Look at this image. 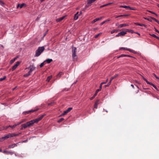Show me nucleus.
Segmentation results:
<instances>
[{
  "label": "nucleus",
  "instance_id": "nucleus-1",
  "mask_svg": "<svg viewBox=\"0 0 159 159\" xmlns=\"http://www.w3.org/2000/svg\"><path fill=\"white\" fill-rule=\"evenodd\" d=\"M45 48L44 47H39L37 50L36 51L35 56L36 57L39 56L44 50Z\"/></svg>",
  "mask_w": 159,
  "mask_h": 159
},
{
  "label": "nucleus",
  "instance_id": "nucleus-2",
  "mask_svg": "<svg viewBox=\"0 0 159 159\" xmlns=\"http://www.w3.org/2000/svg\"><path fill=\"white\" fill-rule=\"evenodd\" d=\"M32 122L30 121L26 122V123L22 125V127L20 128V129L22 130L23 128L25 129L27 127H30L32 126Z\"/></svg>",
  "mask_w": 159,
  "mask_h": 159
},
{
  "label": "nucleus",
  "instance_id": "nucleus-3",
  "mask_svg": "<svg viewBox=\"0 0 159 159\" xmlns=\"http://www.w3.org/2000/svg\"><path fill=\"white\" fill-rule=\"evenodd\" d=\"M38 110V109L37 108L34 109H31V110L30 111H24L23 112V114H24L26 115L27 114H29L31 112H33L34 111H36L37 110Z\"/></svg>",
  "mask_w": 159,
  "mask_h": 159
},
{
  "label": "nucleus",
  "instance_id": "nucleus-4",
  "mask_svg": "<svg viewBox=\"0 0 159 159\" xmlns=\"http://www.w3.org/2000/svg\"><path fill=\"white\" fill-rule=\"evenodd\" d=\"M9 134L6 135L4 137H2V138H0V142H2L4 141V140L9 138Z\"/></svg>",
  "mask_w": 159,
  "mask_h": 159
},
{
  "label": "nucleus",
  "instance_id": "nucleus-5",
  "mask_svg": "<svg viewBox=\"0 0 159 159\" xmlns=\"http://www.w3.org/2000/svg\"><path fill=\"white\" fill-rule=\"evenodd\" d=\"M20 62L19 61H17L16 64L12 67V70H15L20 64Z\"/></svg>",
  "mask_w": 159,
  "mask_h": 159
},
{
  "label": "nucleus",
  "instance_id": "nucleus-6",
  "mask_svg": "<svg viewBox=\"0 0 159 159\" xmlns=\"http://www.w3.org/2000/svg\"><path fill=\"white\" fill-rule=\"evenodd\" d=\"M79 12L78 11L75 15L74 16V20H77L78 17H79V16H80L81 14V12H80V13L79 14Z\"/></svg>",
  "mask_w": 159,
  "mask_h": 159
},
{
  "label": "nucleus",
  "instance_id": "nucleus-7",
  "mask_svg": "<svg viewBox=\"0 0 159 159\" xmlns=\"http://www.w3.org/2000/svg\"><path fill=\"white\" fill-rule=\"evenodd\" d=\"M26 4L25 3H22V4H19L17 5V8H18L19 7H20V8H21L24 7H26Z\"/></svg>",
  "mask_w": 159,
  "mask_h": 159
},
{
  "label": "nucleus",
  "instance_id": "nucleus-8",
  "mask_svg": "<svg viewBox=\"0 0 159 159\" xmlns=\"http://www.w3.org/2000/svg\"><path fill=\"white\" fill-rule=\"evenodd\" d=\"M28 68H30V70L29 72L31 74L33 71L34 70L35 67L33 65H32L29 67Z\"/></svg>",
  "mask_w": 159,
  "mask_h": 159
},
{
  "label": "nucleus",
  "instance_id": "nucleus-9",
  "mask_svg": "<svg viewBox=\"0 0 159 159\" xmlns=\"http://www.w3.org/2000/svg\"><path fill=\"white\" fill-rule=\"evenodd\" d=\"M120 7H123V8H124L127 9H129L131 10H135L134 8H132L129 6H121Z\"/></svg>",
  "mask_w": 159,
  "mask_h": 159
},
{
  "label": "nucleus",
  "instance_id": "nucleus-10",
  "mask_svg": "<svg viewBox=\"0 0 159 159\" xmlns=\"http://www.w3.org/2000/svg\"><path fill=\"white\" fill-rule=\"evenodd\" d=\"M102 19V17L96 18L94 19L92 21V24L96 22L101 20Z\"/></svg>",
  "mask_w": 159,
  "mask_h": 159
},
{
  "label": "nucleus",
  "instance_id": "nucleus-11",
  "mask_svg": "<svg viewBox=\"0 0 159 159\" xmlns=\"http://www.w3.org/2000/svg\"><path fill=\"white\" fill-rule=\"evenodd\" d=\"M40 121L37 118L31 120L32 122V124L33 125L35 123H37Z\"/></svg>",
  "mask_w": 159,
  "mask_h": 159
},
{
  "label": "nucleus",
  "instance_id": "nucleus-12",
  "mask_svg": "<svg viewBox=\"0 0 159 159\" xmlns=\"http://www.w3.org/2000/svg\"><path fill=\"white\" fill-rule=\"evenodd\" d=\"M65 17V16H63L61 17L58 18L56 20V21L57 22H58L62 21L63 19H64Z\"/></svg>",
  "mask_w": 159,
  "mask_h": 159
},
{
  "label": "nucleus",
  "instance_id": "nucleus-13",
  "mask_svg": "<svg viewBox=\"0 0 159 159\" xmlns=\"http://www.w3.org/2000/svg\"><path fill=\"white\" fill-rule=\"evenodd\" d=\"M129 25L126 24H123L120 25L118 26V28H122L124 27H125L127 26H128Z\"/></svg>",
  "mask_w": 159,
  "mask_h": 159
},
{
  "label": "nucleus",
  "instance_id": "nucleus-14",
  "mask_svg": "<svg viewBox=\"0 0 159 159\" xmlns=\"http://www.w3.org/2000/svg\"><path fill=\"white\" fill-rule=\"evenodd\" d=\"M73 59L74 61H76L77 59V56L76 54H72Z\"/></svg>",
  "mask_w": 159,
  "mask_h": 159
},
{
  "label": "nucleus",
  "instance_id": "nucleus-15",
  "mask_svg": "<svg viewBox=\"0 0 159 159\" xmlns=\"http://www.w3.org/2000/svg\"><path fill=\"white\" fill-rule=\"evenodd\" d=\"M76 48L75 47H73L72 48V54H76Z\"/></svg>",
  "mask_w": 159,
  "mask_h": 159
},
{
  "label": "nucleus",
  "instance_id": "nucleus-16",
  "mask_svg": "<svg viewBox=\"0 0 159 159\" xmlns=\"http://www.w3.org/2000/svg\"><path fill=\"white\" fill-rule=\"evenodd\" d=\"M22 122H23V121L17 123V124H15L14 125H13L12 126L11 125V128L13 129V128H14L16 126L20 125V124L21 123H22Z\"/></svg>",
  "mask_w": 159,
  "mask_h": 159
},
{
  "label": "nucleus",
  "instance_id": "nucleus-17",
  "mask_svg": "<svg viewBox=\"0 0 159 159\" xmlns=\"http://www.w3.org/2000/svg\"><path fill=\"white\" fill-rule=\"evenodd\" d=\"M99 103V100H98L96 101L95 102L94 105V108H97L98 107V105Z\"/></svg>",
  "mask_w": 159,
  "mask_h": 159
},
{
  "label": "nucleus",
  "instance_id": "nucleus-18",
  "mask_svg": "<svg viewBox=\"0 0 159 159\" xmlns=\"http://www.w3.org/2000/svg\"><path fill=\"white\" fill-rule=\"evenodd\" d=\"M126 34V32L125 31H122L119 33V34H120V36H124L125 34Z\"/></svg>",
  "mask_w": 159,
  "mask_h": 159
},
{
  "label": "nucleus",
  "instance_id": "nucleus-19",
  "mask_svg": "<svg viewBox=\"0 0 159 159\" xmlns=\"http://www.w3.org/2000/svg\"><path fill=\"white\" fill-rule=\"evenodd\" d=\"M96 0H88V4H90L94 2Z\"/></svg>",
  "mask_w": 159,
  "mask_h": 159
},
{
  "label": "nucleus",
  "instance_id": "nucleus-20",
  "mask_svg": "<svg viewBox=\"0 0 159 159\" xmlns=\"http://www.w3.org/2000/svg\"><path fill=\"white\" fill-rule=\"evenodd\" d=\"M119 30H114L111 31V33L112 34L114 33H116L118 32Z\"/></svg>",
  "mask_w": 159,
  "mask_h": 159
},
{
  "label": "nucleus",
  "instance_id": "nucleus-21",
  "mask_svg": "<svg viewBox=\"0 0 159 159\" xmlns=\"http://www.w3.org/2000/svg\"><path fill=\"white\" fill-rule=\"evenodd\" d=\"M21 134L20 133L18 134H15L14 133L11 134V135H10L11 137H13L14 136H17L18 135H19V134Z\"/></svg>",
  "mask_w": 159,
  "mask_h": 159
},
{
  "label": "nucleus",
  "instance_id": "nucleus-22",
  "mask_svg": "<svg viewBox=\"0 0 159 159\" xmlns=\"http://www.w3.org/2000/svg\"><path fill=\"white\" fill-rule=\"evenodd\" d=\"M150 85H152V86L157 91H159L158 88H157V87H156V86L154 84H153L152 83H150Z\"/></svg>",
  "mask_w": 159,
  "mask_h": 159
},
{
  "label": "nucleus",
  "instance_id": "nucleus-23",
  "mask_svg": "<svg viewBox=\"0 0 159 159\" xmlns=\"http://www.w3.org/2000/svg\"><path fill=\"white\" fill-rule=\"evenodd\" d=\"M52 59H47L44 62H46L48 63H49L52 61Z\"/></svg>",
  "mask_w": 159,
  "mask_h": 159
},
{
  "label": "nucleus",
  "instance_id": "nucleus-24",
  "mask_svg": "<svg viewBox=\"0 0 159 159\" xmlns=\"http://www.w3.org/2000/svg\"><path fill=\"white\" fill-rule=\"evenodd\" d=\"M142 78L143 79L146 81L148 84H150L151 82L148 81L143 76H142Z\"/></svg>",
  "mask_w": 159,
  "mask_h": 159
},
{
  "label": "nucleus",
  "instance_id": "nucleus-25",
  "mask_svg": "<svg viewBox=\"0 0 159 159\" xmlns=\"http://www.w3.org/2000/svg\"><path fill=\"white\" fill-rule=\"evenodd\" d=\"M45 115H40L38 117V118L39 120H40Z\"/></svg>",
  "mask_w": 159,
  "mask_h": 159
},
{
  "label": "nucleus",
  "instance_id": "nucleus-26",
  "mask_svg": "<svg viewBox=\"0 0 159 159\" xmlns=\"http://www.w3.org/2000/svg\"><path fill=\"white\" fill-rule=\"evenodd\" d=\"M108 79H107L106 80V81H105V82H102L101 83V84H100V88H102V84H106L108 81Z\"/></svg>",
  "mask_w": 159,
  "mask_h": 159
},
{
  "label": "nucleus",
  "instance_id": "nucleus-27",
  "mask_svg": "<svg viewBox=\"0 0 159 159\" xmlns=\"http://www.w3.org/2000/svg\"><path fill=\"white\" fill-rule=\"evenodd\" d=\"M126 50L130 52H131L133 53H135V51H134V50H132V49H130L129 48H127L126 49Z\"/></svg>",
  "mask_w": 159,
  "mask_h": 159
},
{
  "label": "nucleus",
  "instance_id": "nucleus-28",
  "mask_svg": "<svg viewBox=\"0 0 159 159\" xmlns=\"http://www.w3.org/2000/svg\"><path fill=\"white\" fill-rule=\"evenodd\" d=\"M128 16V15H120L117 16L116 17V18H118V17H125V16Z\"/></svg>",
  "mask_w": 159,
  "mask_h": 159
},
{
  "label": "nucleus",
  "instance_id": "nucleus-29",
  "mask_svg": "<svg viewBox=\"0 0 159 159\" xmlns=\"http://www.w3.org/2000/svg\"><path fill=\"white\" fill-rule=\"evenodd\" d=\"M119 75L118 74H116L114 76L112 77L111 78V80H113L114 79L116 78Z\"/></svg>",
  "mask_w": 159,
  "mask_h": 159
},
{
  "label": "nucleus",
  "instance_id": "nucleus-30",
  "mask_svg": "<svg viewBox=\"0 0 159 159\" xmlns=\"http://www.w3.org/2000/svg\"><path fill=\"white\" fill-rule=\"evenodd\" d=\"M136 24L138 25L142 26H144V27H146V25L143 24H140L139 23H137Z\"/></svg>",
  "mask_w": 159,
  "mask_h": 159
},
{
  "label": "nucleus",
  "instance_id": "nucleus-31",
  "mask_svg": "<svg viewBox=\"0 0 159 159\" xmlns=\"http://www.w3.org/2000/svg\"><path fill=\"white\" fill-rule=\"evenodd\" d=\"M68 113V112H67V111L66 110L64 111L63 113H62L60 116H63L66 114H67Z\"/></svg>",
  "mask_w": 159,
  "mask_h": 159
},
{
  "label": "nucleus",
  "instance_id": "nucleus-32",
  "mask_svg": "<svg viewBox=\"0 0 159 159\" xmlns=\"http://www.w3.org/2000/svg\"><path fill=\"white\" fill-rule=\"evenodd\" d=\"M52 76H49L48 77L47 79V81L48 82H49L50 79L52 78Z\"/></svg>",
  "mask_w": 159,
  "mask_h": 159
},
{
  "label": "nucleus",
  "instance_id": "nucleus-33",
  "mask_svg": "<svg viewBox=\"0 0 159 159\" xmlns=\"http://www.w3.org/2000/svg\"><path fill=\"white\" fill-rule=\"evenodd\" d=\"M17 144V143H16V144L14 143V144L11 145V148H13L15 147V146H16Z\"/></svg>",
  "mask_w": 159,
  "mask_h": 159
},
{
  "label": "nucleus",
  "instance_id": "nucleus-34",
  "mask_svg": "<svg viewBox=\"0 0 159 159\" xmlns=\"http://www.w3.org/2000/svg\"><path fill=\"white\" fill-rule=\"evenodd\" d=\"M63 74L62 72H60L57 75V77H60Z\"/></svg>",
  "mask_w": 159,
  "mask_h": 159
},
{
  "label": "nucleus",
  "instance_id": "nucleus-35",
  "mask_svg": "<svg viewBox=\"0 0 159 159\" xmlns=\"http://www.w3.org/2000/svg\"><path fill=\"white\" fill-rule=\"evenodd\" d=\"M64 119L63 118H61L59 120H58L57 122L60 123L63 120H64Z\"/></svg>",
  "mask_w": 159,
  "mask_h": 159
},
{
  "label": "nucleus",
  "instance_id": "nucleus-36",
  "mask_svg": "<svg viewBox=\"0 0 159 159\" xmlns=\"http://www.w3.org/2000/svg\"><path fill=\"white\" fill-rule=\"evenodd\" d=\"M31 74L29 72L27 74H25L24 75V76L25 77H27L30 75Z\"/></svg>",
  "mask_w": 159,
  "mask_h": 159
},
{
  "label": "nucleus",
  "instance_id": "nucleus-37",
  "mask_svg": "<svg viewBox=\"0 0 159 159\" xmlns=\"http://www.w3.org/2000/svg\"><path fill=\"white\" fill-rule=\"evenodd\" d=\"M17 58L16 57L14 58V59H12L11 61V63L14 62V61L16 60Z\"/></svg>",
  "mask_w": 159,
  "mask_h": 159
},
{
  "label": "nucleus",
  "instance_id": "nucleus-38",
  "mask_svg": "<svg viewBox=\"0 0 159 159\" xmlns=\"http://www.w3.org/2000/svg\"><path fill=\"white\" fill-rule=\"evenodd\" d=\"M125 54H121L118 57V58H119L120 57H125Z\"/></svg>",
  "mask_w": 159,
  "mask_h": 159
},
{
  "label": "nucleus",
  "instance_id": "nucleus-39",
  "mask_svg": "<svg viewBox=\"0 0 159 159\" xmlns=\"http://www.w3.org/2000/svg\"><path fill=\"white\" fill-rule=\"evenodd\" d=\"M72 109V107H69L66 110L68 112L70 111Z\"/></svg>",
  "mask_w": 159,
  "mask_h": 159
},
{
  "label": "nucleus",
  "instance_id": "nucleus-40",
  "mask_svg": "<svg viewBox=\"0 0 159 159\" xmlns=\"http://www.w3.org/2000/svg\"><path fill=\"white\" fill-rule=\"evenodd\" d=\"M6 78V77L5 76H4L2 78H0V81H2L3 80H4Z\"/></svg>",
  "mask_w": 159,
  "mask_h": 159
},
{
  "label": "nucleus",
  "instance_id": "nucleus-41",
  "mask_svg": "<svg viewBox=\"0 0 159 159\" xmlns=\"http://www.w3.org/2000/svg\"><path fill=\"white\" fill-rule=\"evenodd\" d=\"M101 34H102V33H99L98 34H97L95 35V38H97L99 36V35Z\"/></svg>",
  "mask_w": 159,
  "mask_h": 159
},
{
  "label": "nucleus",
  "instance_id": "nucleus-42",
  "mask_svg": "<svg viewBox=\"0 0 159 159\" xmlns=\"http://www.w3.org/2000/svg\"><path fill=\"white\" fill-rule=\"evenodd\" d=\"M107 22V20H105L104 21H103V22H102V23H101L100 24V25H102L103 24H104V23H105L106 22Z\"/></svg>",
  "mask_w": 159,
  "mask_h": 159
},
{
  "label": "nucleus",
  "instance_id": "nucleus-43",
  "mask_svg": "<svg viewBox=\"0 0 159 159\" xmlns=\"http://www.w3.org/2000/svg\"><path fill=\"white\" fill-rule=\"evenodd\" d=\"M146 20H147L149 21H151V22H152V20H151V19H150V18H146L145 19Z\"/></svg>",
  "mask_w": 159,
  "mask_h": 159
},
{
  "label": "nucleus",
  "instance_id": "nucleus-44",
  "mask_svg": "<svg viewBox=\"0 0 159 159\" xmlns=\"http://www.w3.org/2000/svg\"><path fill=\"white\" fill-rule=\"evenodd\" d=\"M44 64L43 62L41 63L40 65V67H42L44 66Z\"/></svg>",
  "mask_w": 159,
  "mask_h": 159
},
{
  "label": "nucleus",
  "instance_id": "nucleus-45",
  "mask_svg": "<svg viewBox=\"0 0 159 159\" xmlns=\"http://www.w3.org/2000/svg\"><path fill=\"white\" fill-rule=\"evenodd\" d=\"M0 4L2 6L4 4V3L0 0Z\"/></svg>",
  "mask_w": 159,
  "mask_h": 159
},
{
  "label": "nucleus",
  "instance_id": "nucleus-46",
  "mask_svg": "<svg viewBox=\"0 0 159 159\" xmlns=\"http://www.w3.org/2000/svg\"><path fill=\"white\" fill-rule=\"evenodd\" d=\"M101 89H102V88H101L100 87L99 89L96 90V91L98 93L99 91H100L101 90Z\"/></svg>",
  "mask_w": 159,
  "mask_h": 159
},
{
  "label": "nucleus",
  "instance_id": "nucleus-47",
  "mask_svg": "<svg viewBox=\"0 0 159 159\" xmlns=\"http://www.w3.org/2000/svg\"><path fill=\"white\" fill-rule=\"evenodd\" d=\"M153 75L156 78V79H159V77H158L157 76H156V75L155 74H153Z\"/></svg>",
  "mask_w": 159,
  "mask_h": 159
},
{
  "label": "nucleus",
  "instance_id": "nucleus-48",
  "mask_svg": "<svg viewBox=\"0 0 159 159\" xmlns=\"http://www.w3.org/2000/svg\"><path fill=\"white\" fill-rule=\"evenodd\" d=\"M112 80H111V79H110L109 82L108 83V85H110Z\"/></svg>",
  "mask_w": 159,
  "mask_h": 159
},
{
  "label": "nucleus",
  "instance_id": "nucleus-49",
  "mask_svg": "<svg viewBox=\"0 0 159 159\" xmlns=\"http://www.w3.org/2000/svg\"><path fill=\"white\" fill-rule=\"evenodd\" d=\"M125 57H133L132 56H131L130 55H125Z\"/></svg>",
  "mask_w": 159,
  "mask_h": 159
},
{
  "label": "nucleus",
  "instance_id": "nucleus-50",
  "mask_svg": "<svg viewBox=\"0 0 159 159\" xmlns=\"http://www.w3.org/2000/svg\"><path fill=\"white\" fill-rule=\"evenodd\" d=\"M151 35L153 37H155L156 38V37H157V36L154 34H151Z\"/></svg>",
  "mask_w": 159,
  "mask_h": 159
},
{
  "label": "nucleus",
  "instance_id": "nucleus-51",
  "mask_svg": "<svg viewBox=\"0 0 159 159\" xmlns=\"http://www.w3.org/2000/svg\"><path fill=\"white\" fill-rule=\"evenodd\" d=\"M98 93V92L96 91L95 93L94 94V95L93 96L94 97H95L97 95V94Z\"/></svg>",
  "mask_w": 159,
  "mask_h": 159
},
{
  "label": "nucleus",
  "instance_id": "nucleus-52",
  "mask_svg": "<svg viewBox=\"0 0 159 159\" xmlns=\"http://www.w3.org/2000/svg\"><path fill=\"white\" fill-rule=\"evenodd\" d=\"M108 4H105V5H102V6H100V7H105Z\"/></svg>",
  "mask_w": 159,
  "mask_h": 159
},
{
  "label": "nucleus",
  "instance_id": "nucleus-53",
  "mask_svg": "<svg viewBox=\"0 0 159 159\" xmlns=\"http://www.w3.org/2000/svg\"><path fill=\"white\" fill-rule=\"evenodd\" d=\"M127 48H124V47H121L120 48V49H124V50H126V49H127Z\"/></svg>",
  "mask_w": 159,
  "mask_h": 159
},
{
  "label": "nucleus",
  "instance_id": "nucleus-54",
  "mask_svg": "<svg viewBox=\"0 0 159 159\" xmlns=\"http://www.w3.org/2000/svg\"><path fill=\"white\" fill-rule=\"evenodd\" d=\"M54 103V102H51L50 103H49L48 104V105H52Z\"/></svg>",
  "mask_w": 159,
  "mask_h": 159
},
{
  "label": "nucleus",
  "instance_id": "nucleus-55",
  "mask_svg": "<svg viewBox=\"0 0 159 159\" xmlns=\"http://www.w3.org/2000/svg\"><path fill=\"white\" fill-rule=\"evenodd\" d=\"M3 152L4 153H7V154H9V152H7L6 151H3Z\"/></svg>",
  "mask_w": 159,
  "mask_h": 159
},
{
  "label": "nucleus",
  "instance_id": "nucleus-56",
  "mask_svg": "<svg viewBox=\"0 0 159 159\" xmlns=\"http://www.w3.org/2000/svg\"><path fill=\"white\" fill-rule=\"evenodd\" d=\"M156 22H157V23L158 24H159V21H158L157 20V19H155V20H154Z\"/></svg>",
  "mask_w": 159,
  "mask_h": 159
},
{
  "label": "nucleus",
  "instance_id": "nucleus-57",
  "mask_svg": "<svg viewBox=\"0 0 159 159\" xmlns=\"http://www.w3.org/2000/svg\"><path fill=\"white\" fill-rule=\"evenodd\" d=\"M48 30H47L45 33L44 34V35H43V37H44L45 35H46V34L48 33Z\"/></svg>",
  "mask_w": 159,
  "mask_h": 159
},
{
  "label": "nucleus",
  "instance_id": "nucleus-58",
  "mask_svg": "<svg viewBox=\"0 0 159 159\" xmlns=\"http://www.w3.org/2000/svg\"><path fill=\"white\" fill-rule=\"evenodd\" d=\"M119 36H120V34H119V33L117 35H116V37H118Z\"/></svg>",
  "mask_w": 159,
  "mask_h": 159
},
{
  "label": "nucleus",
  "instance_id": "nucleus-59",
  "mask_svg": "<svg viewBox=\"0 0 159 159\" xmlns=\"http://www.w3.org/2000/svg\"><path fill=\"white\" fill-rule=\"evenodd\" d=\"M125 30H126V31L125 32H129V31L130 30H129V29H125Z\"/></svg>",
  "mask_w": 159,
  "mask_h": 159
},
{
  "label": "nucleus",
  "instance_id": "nucleus-60",
  "mask_svg": "<svg viewBox=\"0 0 159 159\" xmlns=\"http://www.w3.org/2000/svg\"><path fill=\"white\" fill-rule=\"evenodd\" d=\"M110 85H108V83L107 84V85H104V87L105 88H106V87H107V86H109Z\"/></svg>",
  "mask_w": 159,
  "mask_h": 159
},
{
  "label": "nucleus",
  "instance_id": "nucleus-61",
  "mask_svg": "<svg viewBox=\"0 0 159 159\" xmlns=\"http://www.w3.org/2000/svg\"><path fill=\"white\" fill-rule=\"evenodd\" d=\"M129 32H130L132 33H134L133 31V30H130V31H129Z\"/></svg>",
  "mask_w": 159,
  "mask_h": 159
},
{
  "label": "nucleus",
  "instance_id": "nucleus-62",
  "mask_svg": "<svg viewBox=\"0 0 159 159\" xmlns=\"http://www.w3.org/2000/svg\"><path fill=\"white\" fill-rule=\"evenodd\" d=\"M151 20H155V18L153 17H151Z\"/></svg>",
  "mask_w": 159,
  "mask_h": 159
},
{
  "label": "nucleus",
  "instance_id": "nucleus-63",
  "mask_svg": "<svg viewBox=\"0 0 159 159\" xmlns=\"http://www.w3.org/2000/svg\"><path fill=\"white\" fill-rule=\"evenodd\" d=\"M95 97L93 96V97L90 98V99L91 100L93 99Z\"/></svg>",
  "mask_w": 159,
  "mask_h": 159
},
{
  "label": "nucleus",
  "instance_id": "nucleus-64",
  "mask_svg": "<svg viewBox=\"0 0 159 159\" xmlns=\"http://www.w3.org/2000/svg\"><path fill=\"white\" fill-rule=\"evenodd\" d=\"M150 12H151V13H153V14H155L157 16V15L154 12H152V11H150Z\"/></svg>",
  "mask_w": 159,
  "mask_h": 159
}]
</instances>
